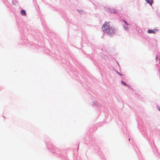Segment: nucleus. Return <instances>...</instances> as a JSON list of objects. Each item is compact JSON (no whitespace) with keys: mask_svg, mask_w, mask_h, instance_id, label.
<instances>
[{"mask_svg":"<svg viewBox=\"0 0 160 160\" xmlns=\"http://www.w3.org/2000/svg\"><path fill=\"white\" fill-rule=\"evenodd\" d=\"M125 29L126 30L127 29V28H125Z\"/></svg>","mask_w":160,"mask_h":160,"instance_id":"obj_10","label":"nucleus"},{"mask_svg":"<svg viewBox=\"0 0 160 160\" xmlns=\"http://www.w3.org/2000/svg\"><path fill=\"white\" fill-rule=\"evenodd\" d=\"M158 110L160 111V108H159Z\"/></svg>","mask_w":160,"mask_h":160,"instance_id":"obj_9","label":"nucleus"},{"mask_svg":"<svg viewBox=\"0 0 160 160\" xmlns=\"http://www.w3.org/2000/svg\"><path fill=\"white\" fill-rule=\"evenodd\" d=\"M156 59H158V57L157 56H156Z\"/></svg>","mask_w":160,"mask_h":160,"instance_id":"obj_8","label":"nucleus"},{"mask_svg":"<svg viewBox=\"0 0 160 160\" xmlns=\"http://www.w3.org/2000/svg\"><path fill=\"white\" fill-rule=\"evenodd\" d=\"M102 29L108 34H112L114 33L115 29L112 27L108 22H105L102 27Z\"/></svg>","mask_w":160,"mask_h":160,"instance_id":"obj_1","label":"nucleus"},{"mask_svg":"<svg viewBox=\"0 0 160 160\" xmlns=\"http://www.w3.org/2000/svg\"><path fill=\"white\" fill-rule=\"evenodd\" d=\"M121 83L122 84L126 86H128V85L127 84H126L124 82H123V81H122V82H121Z\"/></svg>","mask_w":160,"mask_h":160,"instance_id":"obj_5","label":"nucleus"},{"mask_svg":"<svg viewBox=\"0 0 160 160\" xmlns=\"http://www.w3.org/2000/svg\"><path fill=\"white\" fill-rule=\"evenodd\" d=\"M111 11L112 12H114V13H116L117 12L116 11V10H114V9L113 10H111Z\"/></svg>","mask_w":160,"mask_h":160,"instance_id":"obj_6","label":"nucleus"},{"mask_svg":"<svg viewBox=\"0 0 160 160\" xmlns=\"http://www.w3.org/2000/svg\"><path fill=\"white\" fill-rule=\"evenodd\" d=\"M21 14L23 16H25L26 15V12L25 10H22L21 11Z\"/></svg>","mask_w":160,"mask_h":160,"instance_id":"obj_3","label":"nucleus"},{"mask_svg":"<svg viewBox=\"0 0 160 160\" xmlns=\"http://www.w3.org/2000/svg\"><path fill=\"white\" fill-rule=\"evenodd\" d=\"M147 32L148 33H155V32L154 31L152 30H149Z\"/></svg>","mask_w":160,"mask_h":160,"instance_id":"obj_4","label":"nucleus"},{"mask_svg":"<svg viewBox=\"0 0 160 160\" xmlns=\"http://www.w3.org/2000/svg\"><path fill=\"white\" fill-rule=\"evenodd\" d=\"M123 21H124V22L125 23H126V25H128V23L126 22L125 20H123Z\"/></svg>","mask_w":160,"mask_h":160,"instance_id":"obj_7","label":"nucleus"},{"mask_svg":"<svg viewBox=\"0 0 160 160\" xmlns=\"http://www.w3.org/2000/svg\"><path fill=\"white\" fill-rule=\"evenodd\" d=\"M145 1L147 3L149 4L151 6H152L153 2V0H145Z\"/></svg>","mask_w":160,"mask_h":160,"instance_id":"obj_2","label":"nucleus"}]
</instances>
